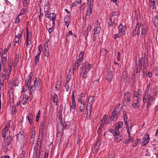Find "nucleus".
Masks as SVG:
<instances>
[{
	"instance_id": "1",
	"label": "nucleus",
	"mask_w": 158,
	"mask_h": 158,
	"mask_svg": "<svg viewBox=\"0 0 158 158\" xmlns=\"http://www.w3.org/2000/svg\"><path fill=\"white\" fill-rule=\"evenodd\" d=\"M7 132L6 131H2V136L5 138L3 145V150L5 152H7L9 150V149L10 148V144L11 141V138L10 133H7Z\"/></svg>"
},
{
	"instance_id": "2",
	"label": "nucleus",
	"mask_w": 158,
	"mask_h": 158,
	"mask_svg": "<svg viewBox=\"0 0 158 158\" xmlns=\"http://www.w3.org/2000/svg\"><path fill=\"white\" fill-rule=\"evenodd\" d=\"M143 36H145L148 32L147 27L145 25H141V23H137L136 24L135 29L133 31V36L139 35L140 32Z\"/></svg>"
},
{
	"instance_id": "3",
	"label": "nucleus",
	"mask_w": 158,
	"mask_h": 158,
	"mask_svg": "<svg viewBox=\"0 0 158 158\" xmlns=\"http://www.w3.org/2000/svg\"><path fill=\"white\" fill-rule=\"evenodd\" d=\"M84 55V52L81 51L80 53L78 58L77 59L76 62L73 65V70H75L77 69L79 66L81 64L83 60V56Z\"/></svg>"
},
{
	"instance_id": "4",
	"label": "nucleus",
	"mask_w": 158,
	"mask_h": 158,
	"mask_svg": "<svg viewBox=\"0 0 158 158\" xmlns=\"http://www.w3.org/2000/svg\"><path fill=\"white\" fill-rule=\"evenodd\" d=\"M118 15L116 12H113L112 13L109 19L110 21L108 23L109 26L112 27L115 24V21L118 18Z\"/></svg>"
},
{
	"instance_id": "5",
	"label": "nucleus",
	"mask_w": 158,
	"mask_h": 158,
	"mask_svg": "<svg viewBox=\"0 0 158 158\" xmlns=\"http://www.w3.org/2000/svg\"><path fill=\"white\" fill-rule=\"evenodd\" d=\"M146 96L143 97V102H145L146 101L147 102V110H148V107L149 106L153 103V101L155 99V98L151 96H148L147 97V99L146 100Z\"/></svg>"
},
{
	"instance_id": "6",
	"label": "nucleus",
	"mask_w": 158,
	"mask_h": 158,
	"mask_svg": "<svg viewBox=\"0 0 158 158\" xmlns=\"http://www.w3.org/2000/svg\"><path fill=\"white\" fill-rule=\"evenodd\" d=\"M131 94L129 92H127L124 94L123 102L125 106H126L128 102L131 101Z\"/></svg>"
},
{
	"instance_id": "7",
	"label": "nucleus",
	"mask_w": 158,
	"mask_h": 158,
	"mask_svg": "<svg viewBox=\"0 0 158 158\" xmlns=\"http://www.w3.org/2000/svg\"><path fill=\"white\" fill-rule=\"evenodd\" d=\"M92 105V103H90V102H89L86 107L87 115L86 118L87 119H89L91 118Z\"/></svg>"
},
{
	"instance_id": "8",
	"label": "nucleus",
	"mask_w": 158,
	"mask_h": 158,
	"mask_svg": "<svg viewBox=\"0 0 158 158\" xmlns=\"http://www.w3.org/2000/svg\"><path fill=\"white\" fill-rule=\"evenodd\" d=\"M38 51L37 52V54L35 58L34 64L36 65L37 63L39 61L40 54L41 52V50L42 49V46L41 45H40L38 48Z\"/></svg>"
},
{
	"instance_id": "9",
	"label": "nucleus",
	"mask_w": 158,
	"mask_h": 158,
	"mask_svg": "<svg viewBox=\"0 0 158 158\" xmlns=\"http://www.w3.org/2000/svg\"><path fill=\"white\" fill-rule=\"evenodd\" d=\"M147 62V59L143 60V59H140L138 61V63L136 64V68H139V69H142V65L143 64V71L144 70V66L145 63Z\"/></svg>"
},
{
	"instance_id": "10",
	"label": "nucleus",
	"mask_w": 158,
	"mask_h": 158,
	"mask_svg": "<svg viewBox=\"0 0 158 158\" xmlns=\"http://www.w3.org/2000/svg\"><path fill=\"white\" fill-rule=\"evenodd\" d=\"M41 81L40 79H35L34 81L33 85L36 88V90H40L42 89Z\"/></svg>"
},
{
	"instance_id": "11",
	"label": "nucleus",
	"mask_w": 158,
	"mask_h": 158,
	"mask_svg": "<svg viewBox=\"0 0 158 158\" xmlns=\"http://www.w3.org/2000/svg\"><path fill=\"white\" fill-rule=\"evenodd\" d=\"M62 119L61 117H59V123L58 125L57 128L58 131L59 133H63V130L64 127V124L62 122Z\"/></svg>"
},
{
	"instance_id": "12",
	"label": "nucleus",
	"mask_w": 158,
	"mask_h": 158,
	"mask_svg": "<svg viewBox=\"0 0 158 158\" xmlns=\"http://www.w3.org/2000/svg\"><path fill=\"white\" fill-rule=\"evenodd\" d=\"M32 74H30L29 77L27 78L25 81V86L26 87V90L28 89L29 87L31 84V79Z\"/></svg>"
},
{
	"instance_id": "13",
	"label": "nucleus",
	"mask_w": 158,
	"mask_h": 158,
	"mask_svg": "<svg viewBox=\"0 0 158 158\" xmlns=\"http://www.w3.org/2000/svg\"><path fill=\"white\" fill-rule=\"evenodd\" d=\"M94 27H95V28H94V31L95 32L94 34L95 35L99 33L101 29V27H100V25L99 24H98V21H96Z\"/></svg>"
},
{
	"instance_id": "14",
	"label": "nucleus",
	"mask_w": 158,
	"mask_h": 158,
	"mask_svg": "<svg viewBox=\"0 0 158 158\" xmlns=\"http://www.w3.org/2000/svg\"><path fill=\"white\" fill-rule=\"evenodd\" d=\"M149 139V135L148 134H147L145 135L144 138L143 139V141L141 143L142 146H144L148 142Z\"/></svg>"
},
{
	"instance_id": "15",
	"label": "nucleus",
	"mask_w": 158,
	"mask_h": 158,
	"mask_svg": "<svg viewBox=\"0 0 158 158\" xmlns=\"http://www.w3.org/2000/svg\"><path fill=\"white\" fill-rule=\"evenodd\" d=\"M113 77V75L112 72L110 70L108 71L106 76V79L108 82H110L112 80Z\"/></svg>"
},
{
	"instance_id": "16",
	"label": "nucleus",
	"mask_w": 158,
	"mask_h": 158,
	"mask_svg": "<svg viewBox=\"0 0 158 158\" xmlns=\"http://www.w3.org/2000/svg\"><path fill=\"white\" fill-rule=\"evenodd\" d=\"M118 28L119 33H122L123 34H125V31L126 29V27L125 26L122 24H120L118 27Z\"/></svg>"
},
{
	"instance_id": "17",
	"label": "nucleus",
	"mask_w": 158,
	"mask_h": 158,
	"mask_svg": "<svg viewBox=\"0 0 158 158\" xmlns=\"http://www.w3.org/2000/svg\"><path fill=\"white\" fill-rule=\"evenodd\" d=\"M44 48L45 51L44 53V55L48 57L49 55L48 52H49V49L48 47V43L47 42H46L44 44Z\"/></svg>"
},
{
	"instance_id": "18",
	"label": "nucleus",
	"mask_w": 158,
	"mask_h": 158,
	"mask_svg": "<svg viewBox=\"0 0 158 158\" xmlns=\"http://www.w3.org/2000/svg\"><path fill=\"white\" fill-rule=\"evenodd\" d=\"M92 6H89V8L87 10L86 15V18H89L92 13Z\"/></svg>"
},
{
	"instance_id": "19",
	"label": "nucleus",
	"mask_w": 158,
	"mask_h": 158,
	"mask_svg": "<svg viewBox=\"0 0 158 158\" xmlns=\"http://www.w3.org/2000/svg\"><path fill=\"white\" fill-rule=\"evenodd\" d=\"M18 140L20 142H23L25 140L24 136L22 134L19 133L17 135Z\"/></svg>"
},
{
	"instance_id": "20",
	"label": "nucleus",
	"mask_w": 158,
	"mask_h": 158,
	"mask_svg": "<svg viewBox=\"0 0 158 158\" xmlns=\"http://www.w3.org/2000/svg\"><path fill=\"white\" fill-rule=\"evenodd\" d=\"M141 101V100H133V103L132 105L133 107L135 109H137L139 108L140 106V105L139 104V102Z\"/></svg>"
},
{
	"instance_id": "21",
	"label": "nucleus",
	"mask_w": 158,
	"mask_h": 158,
	"mask_svg": "<svg viewBox=\"0 0 158 158\" xmlns=\"http://www.w3.org/2000/svg\"><path fill=\"white\" fill-rule=\"evenodd\" d=\"M123 125V122L122 121H119L116 123L115 125V131H118L119 129L121 128Z\"/></svg>"
},
{
	"instance_id": "22",
	"label": "nucleus",
	"mask_w": 158,
	"mask_h": 158,
	"mask_svg": "<svg viewBox=\"0 0 158 158\" xmlns=\"http://www.w3.org/2000/svg\"><path fill=\"white\" fill-rule=\"evenodd\" d=\"M133 100H141L138 93L136 91H135L134 93Z\"/></svg>"
},
{
	"instance_id": "23",
	"label": "nucleus",
	"mask_w": 158,
	"mask_h": 158,
	"mask_svg": "<svg viewBox=\"0 0 158 158\" xmlns=\"http://www.w3.org/2000/svg\"><path fill=\"white\" fill-rule=\"evenodd\" d=\"M87 97H80L78 99V102L81 104H85L86 103V100L87 99Z\"/></svg>"
},
{
	"instance_id": "24",
	"label": "nucleus",
	"mask_w": 158,
	"mask_h": 158,
	"mask_svg": "<svg viewBox=\"0 0 158 158\" xmlns=\"http://www.w3.org/2000/svg\"><path fill=\"white\" fill-rule=\"evenodd\" d=\"M123 138V134L121 133L120 135H118L117 136L114 138V140L116 142H118L121 141Z\"/></svg>"
},
{
	"instance_id": "25",
	"label": "nucleus",
	"mask_w": 158,
	"mask_h": 158,
	"mask_svg": "<svg viewBox=\"0 0 158 158\" xmlns=\"http://www.w3.org/2000/svg\"><path fill=\"white\" fill-rule=\"evenodd\" d=\"M71 110L73 111L76 107V102L75 100L72 101V104L70 105Z\"/></svg>"
},
{
	"instance_id": "26",
	"label": "nucleus",
	"mask_w": 158,
	"mask_h": 158,
	"mask_svg": "<svg viewBox=\"0 0 158 158\" xmlns=\"http://www.w3.org/2000/svg\"><path fill=\"white\" fill-rule=\"evenodd\" d=\"M153 22L155 26L156 27L158 24V19L156 16H155L153 19Z\"/></svg>"
},
{
	"instance_id": "27",
	"label": "nucleus",
	"mask_w": 158,
	"mask_h": 158,
	"mask_svg": "<svg viewBox=\"0 0 158 158\" xmlns=\"http://www.w3.org/2000/svg\"><path fill=\"white\" fill-rule=\"evenodd\" d=\"M92 68L93 66L91 64H88L87 65L85 66V70L89 72Z\"/></svg>"
},
{
	"instance_id": "28",
	"label": "nucleus",
	"mask_w": 158,
	"mask_h": 158,
	"mask_svg": "<svg viewBox=\"0 0 158 158\" xmlns=\"http://www.w3.org/2000/svg\"><path fill=\"white\" fill-rule=\"evenodd\" d=\"M10 122H9L6 124L5 128L3 131H6V132H7V133H10V131L8 129V128L10 126Z\"/></svg>"
},
{
	"instance_id": "29",
	"label": "nucleus",
	"mask_w": 158,
	"mask_h": 158,
	"mask_svg": "<svg viewBox=\"0 0 158 158\" xmlns=\"http://www.w3.org/2000/svg\"><path fill=\"white\" fill-rule=\"evenodd\" d=\"M29 2V0H23V6L24 7H27Z\"/></svg>"
},
{
	"instance_id": "30",
	"label": "nucleus",
	"mask_w": 158,
	"mask_h": 158,
	"mask_svg": "<svg viewBox=\"0 0 158 158\" xmlns=\"http://www.w3.org/2000/svg\"><path fill=\"white\" fill-rule=\"evenodd\" d=\"M28 98L27 96H25L24 98H23L22 99L23 104V105H25L26 104L28 100Z\"/></svg>"
},
{
	"instance_id": "31",
	"label": "nucleus",
	"mask_w": 158,
	"mask_h": 158,
	"mask_svg": "<svg viewBox=\"0 0 158 158\" xmlns=\"http://www.w3.org/2000/svg\"><path fill=\"white\" fill-rule=\"evenodd\" d=\"M35 90H36V88L35 87H34V85L31 86L30 88V94H32V96H33V95L32 94V93Z\"/></svg>"
},
{
	"instance_id": "32",
	"label": "nucleus",
	"mask_w": 158,
	"mask_h": 158,
	"mask_svg": "<svg viewBox=\"0 0 158 158\" xmlns=\"http://www.w3.org/2000/svg\"><path fill=\"white\" fill-rule=\"evenodd\" d=\"M85 104H81V105L80 106L79 108V110L81 112H83L84 111L85 108Z\"/></svg>"
},
{
	"instance_id": "33",
	"label": "nucleus",
	"mask_w": 158,
	"mask_h": 158,
	"mask_svg": "<svg viewBox=\"0 0 158 158\" xmlns=\"http://www.w3.org/2000/svg\"><path fill=\"white\" fill-rule=\"evenodd\" d=\"M27 11V9L26 8H23L22 9L21 11L20 12V13L19 14V16L21 15H22L24 14Z\"/></svg>"
},
{
	"instance_id": "34",
	"label": "nucleus",
	"mask_w": 158,
	"mask_h": 158,
	"mask_svg": "<svg viewBox=\"0 0 158 158\" xmlns=\"http://www.w3.org/2000/svg\"><path fill=\"white\" fill-rule=\"evenodd\" d=\"M124 120L125 124L126 125V127H128V129H127V131L128 134H129V135H128V136L129 137V136H130V133L129 131V128H128V125L127 124V119H124Z\"/></svg>"
},
{
	"instance_id": "35",
	"label": "nucleus",
	"mask_w": 158,
	"mask_h": 158,
	"mask_svg": "<svg viewBox=\"0 0 158 158\" xmlns=\"http://www.w3.org/2000/svg\"><path fill=\"white\" fill-rule=\"evenodd\" d=\"M117 108H116V109H115L114 111H113V112H112V116H115L116 115H118L119 116V115L118 114H117Z\"/></svg>"
},
{
	"instance_id": "36",
	"label": "nucleus",
	"mask_w": 158,
	"mask_h": 158,
	"mask_svg": "<svg viewBox=\"0 0 158 158\" xmlns=\"http://www.w3.org/2000/svg\"><path fill=\"white\" fill-rule=\"evenodd\" d=\"M49 2L48 1H47L44 4V10H48L49 8Z\"/></svg>"
},
{
	"instance_id": "37",
	"label": "nucleus",
	"mask_w": 158,
	"mask_h": 158,
	"mask_svg": "<svg viewBox=\"0 0 158 158\" xmlns=\"http://www.w3.org/2000/svg\"><path fill=\"white\" fill-rule=\"evenodd\" d=\"M17 110L16 109V107L15 106H14L12 109L11 110V111L12 113L13 114H15L16 113Z\"/></svg>"
},
{
	"instance_id": "38",
	"label": "nucleus",
	"mask_w": 158,
	"mask_h": 158,
	"mask_svg": "<svg viewBox=\"0 0 158 158\" xmlns=\"http://www.w3.org/2000/svg\"><path fill=\"white\" fill-rule=\"evenodd\" d=\"M150 6L152 9H154L156 6L155 5V2L151 0V2H150Z\"/></svg>"
},
{
	"instance_id": "39",
	"label": "nucleus",
	"mask_w": 158,
	"mask_h": 158,
	"mask_svg": "<svg viewBox=\"0 0 158 158\" xmlns=\"http://www.w3.org/2000/svg\"><path fill=\"white\" fill-rule=\"evenodd\" d=\"M118 117V115H116L115 116H111L110 118V119L112 121H115L117 120Z\"/></svg>"
},
{
	"instance_id": "40",
	"label": "nucleus",
	"mask_w": 158,
	"mask_h": 158,
	"mask_svg": "<svg viewBox=\"0 0 158 158\" xmlns=\"http://www.w3.org/2000/svg\"><path fill=\"white\" fill-rule=\"evenodd\" d=\"M94 101V97L92 96H90L89 98L88 102H91V103H93V102Z\"/></svg>"
},
{
	"instance_id": "41",
	"label": "nucleus",
	"mask_w": 158,
	"mask_h": 158,
	"mask_svg": "<svg viewBox=\"0 0 158 158\" xmlns=\"http://www.w3.org/2000/svg\"><path fill=\"white\" fill-rule=\"evenodd\" d=\"M71 78V75H68L67 77L66 80V83L68 84L69 82V81L70 79Z\"/></svg>"
},
{
	"instance_id": "42",
	"label": "nucleus",
	"mask_w": 158,
	"mask_h": 158,
	"mask_svg": "<svg viewBox=\"0 0 158 158\" xmlns=\"http://www.w3.org/2000/svg\"><path fill=\"white\" fill-rule=\"evenodd\" d=\"M53 101L54 102L57 103V96L55 94V96H53Z\"/></svg>"
},
{
	"instance_id": "43",
	"label": "nucleus",
	"mask_w": 158,
	"mask_h": 158,
	"mask_svg": "<svg viewBox=\"0 0 158 158\" xmlns=\"http://www.w3.org/2000/svg\"><path fill=\"white\" fill-rule=\"evenodd\" d=\"M117 131H115V132H114V133L113 134L114 136L115 137L118 136V135H119V131L118 132Z\"/></svg>"
},
{
	"instance_id": "44",
	"label": "nucleus",
	"mask_w": 158,
	"mask_h": 158,
	"mask_svg": "<svg viewBox=\"0 0 158 158\" xmlns=\"http://www.w3.org/2000/svg\"><path fill=\"white\" fill-rule=\"evenodd\" d=\"M52 20L53 21V23L54 24L55 23V19L56 17V15L54 13H52Z\"/></svg>"
},
{
	"instance_id": "45",
	"label": "nucleus",
	"mask_w": 158,
	"mask_h": 158,
	"mask_svg": "<svg viewBox=\"0 0 158 158\" xmlns=\"http://www.w3.org/2000/svg\"><path fill=\"white\" fill-rule=\"evenodd\" d=\"M70 123L69 122H66L65 123V126H64V128H68V127L70 125Z\"/></svg>"
},
{
	"instance_id": "46",
	"label": "nucleus",
	"mask_w": 158,
	"mask_h": 158,
	"mask_svg": "<svg viewBox=\"0 0 158 158\" xmlns=\"http://www.w3.org/2000/svg\"><path fill=\"white\" fill-rule=\"evenodd\" d=\"M123 116L124 117V119H127V116L126 113V112L125 111L123 112Z\"/></svg>"
},
{
	"instance_id": "47",
	"label": "nucleus",
	"mask_w": 158,
	"mask_h": 158,
	"mask_svg": "<svg viewBox=\"0 0 158 158\" xmlns=\"http://www.w3.org/2000/svg\"><path fill=\"white\" fill-rule=\"evenodd\" d=\"M153 73L156 76H158V69L155 68L154 69Z\"/></svg>"
},
{
	"instance_id": "48",
	"label": "nucleus",
	"mask_w": 158,
	"mask_h": 158,
	"mask_svg": "<svg viewBox=\"0 0 158 158\" xmlns=\"http://www.w3.org/2000/svg\"><path fill=\"white\" fill-rule=\"evenodd\" d=\"M65 88L66 91H69V86L68 84L66 83V84L65 85Z\"/></svg>"
},
{
	"instance_id": "49",
	"label": "nucleus",
	"mask_w": 158,
	"mask_h": 158,
	"mask_svg": "<svg viewBox=\"0 0 158 158\" xmlns=\"http://www.w3.org/2000/svg\"><path fill=\"white\" fill-rule=\"evenodd\" d=\"M44 131V130H40L39 134V137H42Z\"/></svg>"
},
{
	"instance_id": "50",
	"label": "nucleus",
	"mask_w": 158,
	"mask_h": 158,
	"mask_svg": "<svg viewBox=\"0 0 158 158\" xmlns=\"http://www.w3.org/2000/svg\"><path fill=\"white\" fill-rule=\"evenodd\" d=\"M22 34L21 33H18L15 35L16 37L18 38L19 39H20L21 38Z\"/></svg>"
},
{
	"instance_id": "51",
	"label": "nucleus",
	"mask_w": 158,
	"mask_h": 158,
	"mask_svg": "<svg viewBox=\"0 0 158 158\" xmlns=\"http://www.w3.org/2000/svg\"><path fill=\"white\" fill-rule=\"evenodd\" d=\"M88 74H86L85 73H83L82 78H83L84 79H86L88 77Z\"/></svg>"
},
{
	"instance_id": "52",
	"label": "nucleus",
	"mask_w": 158,
	"mask_h": 158,
	"mask_svg": "<svg viewBox=\"0 0 158 158\" xmlns=\"http://www.w3.org/2000/svg\"><path fill=\"white\" fill-rule=\"evenodd\" d=\"M44 123H41L40 130H44Z\"/></svg>"
},
{
	"instance_id": "53",
	"label": "nucleus",
	"mask_w": 158,
	"mask_h": 158,
	"mask_svg": "<svg viewBox=\"0 0 158 158\" xmlns=\"http://www.w3.org/2000/svg\"><path fill=\"white\" fill-rule=\"evenodd\" d=\"M31 43V41L30 40L28 41H26V50L27 48V47L28 45H30Z\"/></svg>"
},
{
	"instance_id": "54",
	"label": "nucleus",
	"mask_w": 158,
	"mask_h": 158,
	"mask_svg": "<svg viewBox=\"0 0 158 158\" xmlns=\"http://www.w3.org/2000/svg\"><path fill=\"white\" fill-rule=\"evenodd\" d=\"M141 142L140 139H137L136 141H135L134 142V143H135V144L137 145L138 144H139Z\"/></svg>"
},
{
	"instance_id": "55",
	"label": "nucleus",
	"mask_w": 158,
	"mask_h": 158,
	"mask_svg": "<svg viewBox=\"0 0 158 158\" xmlns=\"http://www.w3.org/2000/svg\"><path fill=\"white\" fill-rule=\"evenodd\" d=\"M79 3L78 1L76 0L75 2L73 3L72 4V6L73 7H76L77 5V4Z\"/></svg>"
},
{
	"instance_id": "56",
	"label": "nucleus",
	"mask_w": 158,
	"mask_h": 158,
	"mask_svg": "<svg viewBox=\"0 0 158 158\" xmlns=\"http://www.w3.org/2000/svg\"><path fill=\"white\" fill-rule=\"evenodd\" d=\"M12 65H9L8 66V69L9 70V72L8 73H10L11 71V68H12Z\"/></svg>"
},
{
	"instance_id": "57",
	"label": "nucleus",
	"mask_w": 158,
	"mask_h": 158,
	"mask_svg": "<svg viewBox=\"0 0 158 158\" xmlns=\"http://www.w3.org/2000/svg\"><path fill=\"white\" fill-rule=\"evenodd\" d=\"M60 84H57L55 86V88L56 90L58 91L60 89Z\"/></svg>"
},
{
	"instance_id": "58",
	"label": "nucleus",
	"mask_w": 158,
	"mask_h": 158,
	"mask_svg": "<svg viewBox=\"0 0 158 158\" xmlns=\"http://www.w3.org/2000/svg\"><path fill=\"white\" fill-rule=\"evenodd\" d=\"M88 33L89 31H88L87 30H85L83 34L85 36L87 37L88 35Z\"/></svg>"
},
{
	"instance_id": "59",
	"label": "nucleus",
	"mask_w": 158,
	"mask_h": 158,
	"mask_svg": "<svg viewBox=\"0 0 158 158\" xmlns=\"http://www.w3.org/2000/svg\"><path fill=\"white\" fill-rule=\"evenodd\" d=\"M1 58L2 59L3 62L6 61V56H1Z\"/></svg>"
},
{
	"instance_id": "60",
	"label": "nucleus",
	"mask_w": 158,
	"mask_h": 158,
	"mask_svg": "<svg viewBox=\"0 0 158 158\" xmlns=\"http://www.w3.org/2000/svg\"><path fill=\"white\" fill-rule=\"evenodd\" d=\"M53 29L54 28L53 27H51L49 28L48 30V31L50 34L52 32L53 30Z\"/></svg>"
},
{
	"instance_id": "61",
	"label": "nucleus",
	"mask_w": 158,
	"mask_h": 158,
	"mask_svg": "<svg viewBox=\"0 0 158 158\" xmlns=\"http://www.w3.org/2000/svg\"><path fill=\"white\" fill-rule=\"evenodd\" d=\"M91 29V26L90 25H88L87 27L86 30L89 31H90Z\"/></svg>"
},
{
	"instance_id": "62",
	"label": "nucleus",
	"mask_w": 158,
	"mask_h": 158,
	"mask_svg": "<svg viewBox=\"0 0 158 158\" xmlns=\"http://www.w3.org/2000/svg\"><path fill=\"white\" fill-rule=\"evenodd\" d=\"M20 21V19L18 17H17L16 18L15 22L16 23H19Z\"/></svg>"
},
{
	"instance_id": "63",
	"label": "nucleus",
	"mask_w": 158,
	"mask_h": 158,
	"mask_svg": "<svg viewBox=\"0 0 158 158\" xmlns=\"http://www.w3.org/2000/svg\"><path fill=\"white\" fill-rule=\"evenodd\" d=\"M86 95V94L85 93H82L81 94L80 96L79 97H86L85 96Z\"/></svg>"
},
{
	"instance_id": "64",
	"label": "nucleus",
	"mask_w": 158,
	"mask_h": 158,
	"mask_svg": "<svg viewBox=\"0 0 158 158\" xmlns=\"http://www.w3.org/2000/svg\"><path fill=\"white\" fill-rule=\"evenodd\" d=\"M27 118L28 121L29 122V123H30V124H31V123H32V120L30 119L29 117L27 116L26 117Z\"/></svg>"
}]
</instances>
